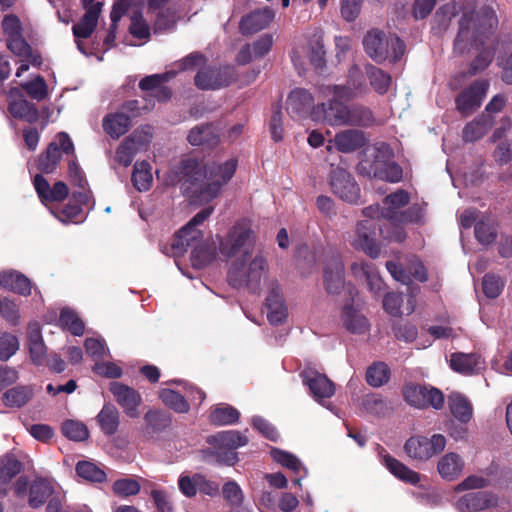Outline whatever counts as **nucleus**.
I'll use <instances>...</instances> for the list:
<instances>
[{
	"instance_id": "51",
	"label": "nucleus",
	"mask_w": 512,
	"mask_h": 512,
	"mask_svg": "<svg viewBox=\"0 0 512 512\" xmlns=\"http://www.w3.org/2000/svg\"><path fill=\"white\" fill-rule=\"evenodd\" d=\"M59 322L64 329H67L75 336H81L84 333V323L70 308L61 310Z\"/></svg>"
},
{
	"instance_id": "24",
	"label": "nucleus",
	"mask_w": 512,
	"mask_h": 512,
	"mask_svg": "<svg viewBox=\"0 0 512 512\" xmlns=\"http://www.w3.org/2000/svg\"><path fill=\"white\" fill-rule=\"evenodd\" d=\"M386 268L396 281L406 285L411 282L412 278L420 282L427 280L425 268L416 257L408 259L406 268L395 261H387Z\"/></svg>"
},
{
	"instance_id": "16",
	"label": "nucleus",
	"mask_w": 512,
	"mask_h": 512,
	"mask_svg": "<svg viewBox=\"0 0 512 512\" xmlns=\"http://www.w3.org/2000/svg\"><path fill=\"white\" fill-rule=\"evenodd\" d=\"M330 185L333 193L344 201L355 203L359 199L358 185L353 177L340 166L331 170Z\"/></svg>"
},
{
	"instance_id": "45",
	"label": "nucleus",
	"mask_w": 512,
	"mask_h": 512,
	"mask_svg": "<svg viewBox=\"0 0 512 512\" xmlns=\"http://www.w3.org/2000/svg\"><path fill=\"white\" fill-rule=\"evenodd\" d=\"M270 454L275 462L289 469L293 473L298 474L304 472V476L308 475L307 468L295 455L278 448L271 449Z\"/></svg>"
},
{
	"instance_id": "36",
	"label": "nucleus",
	"mask_w": 512,
	"mask_h": 512,
	"mask_svg": "<svg viewBox=\"0 0 512 512\" xmlns=\"http://www.w3.org/2000/svg\"><path fill=\"white\" fill-rule=\"evenodd\" d=\"M342 323L351 333L362 334L369 329L366 317L353 305H346L342 312Z\"/></svg>"
},
{
	"instance_id": "31",
	"label": "nucleus",
	"mask_w": 512,
	"mask_h": 512,
	"mask_svg": "<svg viewBox=\"0 0 512 512\" xmlns=\"http://www.w3.org/2000/svg\"><path fill=\"white\" fill-rule=\"evenodd\" d=\"M0 286L22 296L30 295L33 288L31 281L16 270L1 271Z\"/></svg>"
},
{
	"instance_id": "12",
	"label": "nucleus",
	"mask_w": 512,
	"mask_h": 512,
	"mask_svg": "<svg viewBox=\"0 0 512 512\" xmlns=\"http://www.w3.org/2000/svg\"><path fill=\"white\" fill-rule=\"evenodd\" d=\"M458 512H500L498 497L488 491L469 492L454 503Z\"/></svg>"
},
{
	"instance_id": "10",
	"label": "nucleus",
	"mask_w": 512,
	"mask_h": 512,
	"mask_svg": "<svg viewBox=\"0 0 512 512\" xmlns=\"http://www.w3.org/2000/svg\"><path fill=\"white\" fill-rule=\"evenodd\" d=\"M405 401L416 408L433 407L441 409L444 405L443 393L434 388L424 385L407 384L403 389Z\"/></svg>"
},
{
	"instance_id": "20",
	"label": "nucleus",
	"mask_w": 512,
	"mask_h": 512,
	"mask_svg": "<svg viewBox=\"0 0 512 512\" xmlns=\"http://www.w3.org/2000/svg\"><path fill=\"white\" fill-rule=\"evenodd\" d=\"M110 391L115 401L122 407L128 417L138 418L140 416L138 408L142 398L135 389L119 382H112L110 384Z\"/></svg>"
},
{
	"instance_id": "55",
	"label": "nucleus",
	"mask_w": 512,
	"mask_h": 512,
	"mask_svg": "<svg viewBox=\"0 0 512 512\" xmlns=\"http://www.w3.org/2000/svg\"><path fill=\"white\" fill-rule=\"evenodd\" d=\"M32 394L31 388L18 386L8 390L4 394L3 400L5 405L9 407H21L30 400Z\"/></svg>"
},
{
	"instance_id": "22",
	"label": "nucleus",
	"mask_w": 512,
	"mask_h": 512,
	"mask_svg": "<svg viewBox=\"0 0 512 512\" xmlns=\"http://www.w3.org/2000/svg\"><path fill=\"white\" fill-rule=\"evenodd\" d=\"M233 69L204 68L195 76V84L201 90H214L227 86L233 78Z\"/></svg>"
},
{
	"instance_id": "21",
	"label": "nucleus",
	"mask_w": 512,
	"mask_h": 512,
	"mask_svg": "<svg viewBox=\"0 0 512 512\" xmlns=\"http://www.w3.org/2000/svg\"><path fill=\"white\" fill-rule=\"evenodd\" d=\"M489 83L485 80L475 81L456 98L457 110L463 115H469L477 109L488 90Z\"/></svg>"
},
{
	"instance_id": "14",
	"label": "nucleus",
	"mask_w": 512,
	"mask_h": 512,
	"mask_svg": "<svg viewBox=\"0 0 512 512\" xmlns=\"http://www.w3.org/2000/svg\"><path fill=\"white\" fill-rule=\"evenodd\" d=\"M303 384L308 388L312 398L321 405L335 393L333 382L314 368L307 367L301 372Z\"/></svg>"
},
{
	"instance_id": "9",
	"label": "nucleus",
	"mask_w": 512,
	"mask_h": 512,
	"mask_svg": "<svg viewBox=\"0 0 512 512\" xmlns=\"http://www.w3.org/2000/svg\"><path fill=\"white\" fill-rule=\"evenodd\" d=\"M208 442L215 448V454L220 462L233 465L237 461L234 450L246 445L248 438L239 431L229 430L209 437Z\"/></svg>"
},
{
	"instance_id": "42",
	"label": "nucleus",
	"mask_w": 512,
	"mask_h": 512,
	"mask_svg": "<svg viewBox=\"0 0 512 512\" xmlns=\"http://www.w3.org/2000/svg\"><path fill=\"white\" fill-rule=\"evenodd\" d=\"M450 367L462 374H473L480 367V357L470 353H454L450 357Z\"/></svg>"
},
{
	"instance_id": "33",
	"label": "nucleus",
	"mask_w": 512,
	"mask_h": 512,
	"mask_svg": "<svg viewBox=\"0 0 512 512\" xmlns=\"http://www.w3.org/2000/svg\"><path fill=\"white\" fill-rule=\"evenodd\" d=\"M381 461L382 464L387 468V470L397 479L411 485H416L420 482L421 476L419 473L410 469L409 467L404 465L399 460L393 458L389 454L382 455Z\"/></svg>"
},
{
	"instance_id": "41",
	"label": "nucleus",
	"mask_w": 512,
	"mask_h": 512,
	"mask_svg": "<svg viewBox=\"0 0 512 512\" xmlns=\"http://www.w3.org/2000/svg\"><path fill=\"white\" fill-rule=\"evenodd\" d=\"M313 96L310 92L305 89H295L293 90L287 99V110L290 113L301 116L311 111L313 104Z\"/></svg>"
},
{
	"instance_id": "23",
	"label": "nucleus",
	"mask_w": 512,
	"mask_h": 512,
	"mask_svg": "<svg viewBox=\"0 0 512 512\" xmlns=\"http://www.w3.org/2000/svg\"><path fill=\"white\" fill-rule=\"evenodd\" d=\"M7 47L17 57L20 58V66L17 69L16 76L21 77L25 71L29 69V65L40 66L41 57L32 51L29 44L24 40L22 35L8 38Z\"/></svg>"
},
{
	"instance_id": "52",
	"label": "nucleus",
	"mask_w": 512,
	"mask_h": 512,
	"mask_svg": "<svg viewBox=\"0 0 512 512\" xmlns=\"http://www.w3.org/2000/svg\"><path fill=\"white\" fill-rule=\"evenodd\" d=\"M390 378V369L383 362L372 364L366 372V380L373 387H381L386 384Z\"/></svg>"
},
{
	"instance_id": "15",
	"label": "nucleus",
	"mask_w": 512,
	"mask_h": 512,
	"mask_svg": "<svg viewBox=\"0 0 512 512\" xmlns=\"http://www.w3.org/2000/svg\"><path fill=\"white\" fill-rule=\"evenodd\" d=\"M326 96H340L345 101H350L367 91L365 80L360 68L353 65L348 72V80L345 85H327L322 90Z\"/></svg>"
},
{
	"instance_id": "27",
	"label": "nucleus",
	"mask_w": 512,
	"mask_h": 512,
	"mask_svg": "<svg viewBox=\"0 0 512 512\" xmlns=\"http://www.w3.org/2000/svg\"><path fill=\"white\" fill-rule=\"evenodd\" d=\"M265 306L267 317L271 324L278 325L286 320L288 316L287 307L282 297L279 284L276 281H271L270 283Z\"/></svg>"
},
{
	"instance_id": "58",
	"label": "nucleus",
	"mask_w": 512,
	"mask_h": 512,
	"mask_svg": "<svg viewBox=\"0 0 512 512\" xmlns=\"http://www.w3.org/2000/svg\"><path fill=\"white\" fill-rule=\"evenodd\" d=\"M215 258V251L207 244L197 245L191 253V263L193 267L202 269Z\"/></svg>"
},
{
	"instance_id": "17",
	"label": "nucleus",
	"mask_w": 512,
	"mask_h": 512,
	"mask_svg": "<svg viewBox=\"0 0 512 512\" xmlns=\"http://www.w3.org/2000/svg\"><path fill=\"white\" fill-rule=\"evenodd\" d=\"M83 6L86 12L82 19L73 26L72 31L76 38L78 49L85 54L86 52L79 39L88 38L93 33L101 13L102 3L96 0H83Z\"/></svg>"
},
{
	"instance_id": "48",
	"label": "nucleus",
	"mask_w": 512,
	"mask_h": 512,
	"mask_svg": "<svg viewBox=\"0 0 512 512\" xmlns=\"http://www.w3.org/2000/svg\"><path fill=\"white\" fill-rule=\"evenodd\" d=\"M152 180L150 164L146 161L136 162L132 173L134 187L140 192L147 191L151 187Z\"/></svg>"
},
{
	"instance_id": "4",
	"label": "nucleus",
	"mask_w": 512,
	"mask_h": 512,
	"mask_svg": "<svg viewBox=\"0 0 512 512\" xmlns=\"http://www.w3.org/2000/svg\"><path fill=\"white\" fill-rule=\"evenodd\" d=\"M409 202V195L404 190L390 194L385 199V207L379 208V217L387 220L380 231L385 238L401 242L405 239V233L401 227L405 223L420 222L423 217V210L420 207L412 206L405 213H399L398 210Z\"/></svg>"
},
{
	"instance_id": "57",
	"label": "nucleus",
	"mask_w": 512,
	"mask_h": 512,
	"mask_svg": "<svg viewBox=\"0 0 512 512\" xmlns=\"http://www.w3.org/2000/svg\"><path fill=\"white\" fill-rule=\"evenodd\" d=\"M21 87L34 100L42 101L48 96V87L43 77L36 76L31 81L21 83Z\"/></svg>"
},
{
	"instance_id": "63",
	"label": "nucleus",
	"mask_w": 512,
	"mask_h": 512,
	"mask_svg": "<svg viewBox=\"0 0 512 512\" xmlns=\"http://www.w3.org/2000/svg\"><path fill=\"white\" fill-rule=\"evenodd\" d=\"M87 354L97 360L109 355V349L106 342L101 337H90L84 343Z\"/></svg>"
},
{
	"instance_id": "54",
	"label": "nucleus",
	"mask_w": 512,
	"mask_h": 512,
	"mask_svg": "<svg viewBox=\"0 0 512 512\" xmlns=\"http://www.w3.org/2000/svg\"><path fill=\"white\" fill-rule=\"evenodd\" d=\"M76 472L79 477L90 482H103L106 479L105 472L89 461H79L76 465Z\"/></svg>"
},
{
	"instance_id": "59",
	"label": "nucleus",
	"mask_w": 512,
	"mask_h": 512,
	"mask_svg": "<svg viewBox=\"0 0 512 512\" xmlns=\"http://www.w3.org/2000/svg\"><path fill=\"white\" fill-rule=\"evenodd\" d=\"M126 139L137 152L144 151L148 148L152 140V129L149 126L140 127Z\"/></svg>"
},
{
	"instance_id": "28",
	"label": "nucleus",
	"mask_w": 512,
	"mask_h": 512,
	"mask_svg": "<svg viewBox=\"0 0 512 512\" xmlns=\"http://www.w3.org/2000/svg\"><path fill=\"white\" fill-rule=\"evenodd\" d=\"M324 284L328 293L337 294L344 286V265L339 254H334L324 265Z\"/></svg>"
},
{
	"instance_id": "3",
	"label": "nucleus",
	"mask_w": 512,
	"mask_h": 512,
	"mask_svg": "<svg viewBox=\"0 0 512 512\" xmlns=\"http://www.w3.org/2000/svg\"><path fill=\"white\" fill-rule=\"evenodd\" d=\"M497 24L495 12L490 7L475 11L465 8L459 20V30L454 41V53L464 55L471 49L483 48L478 52L470 67V74L475 75L486 69L494 56V48L487 45V34Z\"/></svg>"
},
{
	"instance_id": "25",
	"label": "nucleus",
	"mask_w": 512,
	"mask_h": 512,
	"mask_svg": "<svg viewBox=\"0 0 512 512\" xmlns=\"http://www.w3.org/2000/svg\"><path fill=\"white\" fill-rule=\"evenodd\" d=\"M466 460L463 455L449 451L439 457L436 465L439 476L447 482L459 479L465 471Z\"/></svg>"
},
{
	"instance_id": "30",
	"label": "nucleus",
	"mask_w": 512,
	"mask_h": 512,
	"mask_svg": "<svg viewBox=\"0 0 512 512\" xmlns=\"http://www.w3.org/2000/svg\"><path fill=\"white\" fill-rule=\"evenodd\" d=\"M68 174L71 184L77 187V190L73 191L72 193V199L77 200L82 204L90 203L92 199V193L87 188L88 182L84 172L75 160L69 161Z\"/></svg>"
},
{
	"instance_id": "37",
	"label": "nucleus",
	"mask_w": 512,
	"mask_h": 512,
	"mask_svg": "<svg viewBox=\"0 0 512 512\" xmlns=\"http://www.w3.org/2000/svg\"><path fill=\"white\" fill-rule=\"evenodd\" d=\"M175 76V72H165L162 74H154L147 76L143 78L140 83L139 87L142 90H152L154 91V94L156 97H158L160 100L168 99L171 95V92L166 87L162 86V84L172 77Z\"/></svg>"
},
{
	"instance_id": "60",
	"label": "nucleus",
	"mask_w": 512,
	"mask_h": 512,
	"mask_svg": "<svg viewBox=\"0 0 512 512\" xmlns=\"http://www.w3.org/2000/svg\"><path fill=\"white\" fill-rule=\"evenodd\" d=\"M374 175L381 180L398 182L402 178V169L394 162H389L382 166L377 162L375 164Z\"/></svg>"
},
{
	"instance_id": "18",
	"label": "nucleus",
	"mask_w": 512,
	"mask_h": 512,
	"mask_svg": "<svg viewBox=\"0 0 512 512\" xmlns=\"http://www.w3.org/2000/svg\"><path fill=\"white\" fill-rule=\"evenodd\" d=\"M325 51L323 40L320 35L315 34L305 46L295 49L291 58L298 69L304 67L302 58H307L315 68H321L325 63Z\"/></svg>"
},
{
	"instance_id": "2",
	"label": "nucleus",
	"mask_w": 512,
	"mask_h": 512,
	"mask_svg": "<svg viewBox=\"0 0 512 512\" xmlns=\"http://www.w3.org/2000/svg\"><path fill=\"white\" fill-rule=\"evenodd\" d=\"M237 168L234 158L200 164L196 159H183L166 175V185L181 184V189L190 198L209 202L216 198L224 185L233 177Z\"/></svg>"
},
{
	"instance_id": "49",
	"label": "nucleus",
	"mask_w": 512,
	"mask_h": 512,
	"mask_svg": "<svg viewBox=\"0 0 512 512\" xmlns=\"http://www.w3.org/2000/svg\"><path fill=\"white\" fill-rule=\"evenodd\" d=\"M52 494V486L50 482L38 479L33 482V484L30 486V493H29V505L32 508H37L41 506L45 500L51 496Z\"/></svg>"
},
{
	"instance_id": "50",
	"label": "nucleus",
	"mask_w": 512,
	"mask_h": 512,
	"mask_svg": "<svg viewBox=\"0 0 512 512\" xmlns=\"http://www.w3.org/2000/svg\"><path fill=\"white\" fill-rule=\"evenodd\" d=\"M159 397L167 407L177 413H186L189 411L190 407L187 400L179 392L165 388L160 390Z\"/></svg>"
},
{
	"instance_id": "47",
	"label": "nucleus",
	"mask_w": 512,
	"mask_h": 512,
	"mask_svg": "<svg viewBox=\"0 0 512 512\" xmlns=\"http://www.w3.org/2000/svg\"><path fill=\"white\" fill-rule=\"evenodd\" d=\"M366 75L371 87L379 94H385L391 84V76L380 68L368 64L365 67Z\"/></svg>"
},
{
	"instance_id": "11",
	"label": "nucleus",
	"mask_w": 512,
	"mask_h": 512,
	"mask_svg": "<svg viewBox=\"0 0 512 512\" xmlns=\"http://www.w3.org/2000/svg\"><path fill=\"white\" fill-rule=\"evenodd\" d=\"M61 152L66 155H73L74 145L65 132L57 134L51 142L46 153L37 160V168L44 173H52L61 159Z\"/></svg>"
},
{
	"instance_id": "32",
	"label": "nucleus",
	"mask_w": 512,
	"mask_h": 512,
	"mask_svg": "<svg viewBox=\"0 0 512 512\" xmlns=\"http://www.w3.org/2000/svg\"><path fill=\"white\" fill-rule=\"evenodd\" d=\"M274 18V13L268 7L255 10L240 22V31L243 34H253L267 27Z\"/></svg>"
},
{
	"instance_id": "29",
	"label": "nucleus",
	"mask_w": 512,
	"mask_h": 512,
	"mask_svg": "<svg viewBox=\"0 0 512 512\" xmlns=\"http://www.w3.org/2000/svg\"><path fill=\"white\" fill-rule=\"evenodd\" d=\"M33 184L41 202L45 205L49 202H60L69 193V189L64 182L58 181L51 187L48 181L39 174L34 177Z\"/></svg>"
},
{
	"instance_id": "53",
	"label": "nucleus",
	"mask_w": 512,
	"mask_h": 512,
	"mask_svg": "<svg viewBox=\"0 0 512 512\" xmlns=\"http://www.w3.org/2000/svg\"><path fill=\"white\" fill-rule=\"evenodd\" d=\"M239 418V412L229 405H219L211 410L210 420L216 425H230Z\"/></svg>"
},
{
	"instance_id": "40",
	"label": "nucleus",
	"mask_w": 512,
	"mask_h": 512,
	"mask_svg": "<svg viewBox=\"0 0 512 512\" xmlns=\"http://www.w3.org/2000/svg\"><path fill=\"white\" fill-rule=\"evenodd\" d=\"M448 406L451 414L460 422L467 423L472 418V405L463 394L452 392L448 396Z\"/></svg>"
},
{
	"instance_id": "34",
	"label": "nucleus",
	"mask_w": 512,
	"mask_h": 512,
	"mask_svg": "<svg viewBox=\"0 0 512 512\" xmlns=\"http://www.w3.org/2000/svg\"><path fill=\"white\" fill-rule=\"evenodd\" d=\"M414 295H409L406 304L403 305V297L397 293H387L383 299V308L391 316L409 315L415 310Z\"/></svg>"
},
{
	"instance_id": "5",
	"label": "nucleus",
	"mask_w": 512,
	"mask_h": 512,
	"mask_svg": "<svg viewBox=\"0 0 512 512\" xmlns=\"http://www.w3.org/2000/svg\"><path fill=\"white\" fill-rule=\"evenodd\" d=\"M326 85L317 88L318 103L310 111L313 121L326 123L330 126H346L349 119V106L344 104L340 96H326L323 89Z\"/></svg>"
},
{
	"instance_id": "19",
	"label": "nucleus",
	"mask_w": 512,
	"mask_h": 512,
	"mask_svg": "<svg viewBox=\"0 0 512 512\" xmlns=\"http://www.w3.org/2000/svg\"><path fill=\"white\" fill-rule=\"evenodd\" d=\"M137 105V101H130L123 105L120 111L107 114L102 121L105 133L113 139L124 135L131 126L130 116L125 113V110L134 111Z\"/></svg>"
},
{
	"instance_id": "8",
	"label": "nucleus",
	"mask_w": 512,
	"mask_h": 512,
	"mask_svg": "<svg viewBox=\"0 0 512 512\" xmlns=\"http://www.w3.org/2000/svg\"><path fill=\"white\" fill-rule=\"evenodd\" d=\"M446 443V438L442 434H433L431 437L416 435L407 439L404 451L409 458L425 462L442 452Z\"/></svg>"
},
{
	"instance_id": "61",
	"label": "nucleus",
	"mask_w": 512,
	"mask_h": 512,
	"mask_svg": "<svg viewBox=\"0 0 512 512\" xmlns=\"http://www.w3.org/2000/svg\"><path fill=\"white\" fill-rule=\"evenodd\" d=\"M63 434L73 441H84L88 438L87 427L79 421L67 420L62 424Z\"/></svg>"
},
{
	"instance_id": "13",
	"label": "nucleus",
	"mask_w": 512,
	"mask_h": 512,
	"mask_svg": "<svg viewBox=\"0 0 512 512\" xmlns=\"http://www.w3.org/2000/svg\"><path fill=\"white\" fill-rule=\"evenodd\" d=\"M213 212V208L209 207L197 213L189 223L183 227L177 234L172 247L177 253H183L187 247H195L202 238V232L197 227L202 224Z\"/></svg>"
},
{
	"instance_id": "38",
	"label": "nucleus",
	"mask_w": 512,
	"mask_h": 512,
	"mask_svg": "<svg viewBox=\"0 0 512 512\" xmlns=\"http://www.w3.org/2000/svg\"><path fill=\"white\" fill-rule=\"evenodd\" d=\"M189 143L193 146H215L219 142L217 129L211 125H199L192 128L187 137Z\"/></svg>"
},
{
	"instance_id": "64",
	"label": "nucleus",
	"mask_w": 512,
	"mask_h": 512,
	"mask_svg": "<svg viewBox=\"0 0 512 512\" xmlns=\"http://www.w3.org/2000/svg\"><path fill=\"white\" fill-rule=\"evenodd\" d=\"M19 349L18 338L10 333L0 335V360L7 361Z\"/></svg>"
},
{
	"instance_id": "26",
	"label": "nucleus",
	"mask_w": 512,
	"mask_h": 512,
	"mask_svg": "<svg viewBox=\"0 0 512 512\" xmlns=\"http://www.w3.org/2000/svg\"><path fill=\"white\" fill-rule=\"evenodd\" d=\"M8 110L10 114L28 123H33L38 118V111L33 104L29 103L23 96L20 88L13 87L8 93Z\"/></svg>"
},
{
	"instance_id": "62",
	"label": "nucleus",
	"mask_w": 512,
	"mask_h": 512,
	"mask_svg": "<svg viewBox=\"0 0 512 512\" xmlns=\"http://www.w3.org/2000/svg\"><path fill=\"white\" fill-rule=\"evenodd\" d=\"M505 286V280L495 274H487L483 278L482 287L488 298H497Z\"/></svg>"
},
{
	"instance_id": "43",
	"label": "nucleus",
	"mask_w": 512,
	"mask_h": 512,
	"mask_svg": "<svg viewBox=\"0 0 512 512\" xmlns=\"http://www.w3.org/2000/svg\"><path fill=\"white\" fill-rule=\"evenodd\" d=\"M21 462L12 454L0 458V490L5 491L6 485L21 471Z\"/></svg>"
},
{
	"instance_id": "46",
	"label": "nucleus",
	"mask_w": 512,
	"mask_h": 512,
	"mask_svg": "<svg viewBox=\"0 0 512 512\" xmlns=\"http://www.w3.org/2000/svg\"><path fill=\"white\" fill-rule=\"evenodd\" d=\"M86 205L71 198V201L62 209H51L50 211L62 223H78L83 219L81 207Z\"/></svg>"
},
{
	"instance_id": "35",
	"label": "nucleus",
	"mask_w": 512,
	"mask_h": 512,
	"mask_svg": "<svg viewBox=\"0 0 512 512\" xmlns=\"http://www.w3.org/2000/svg\"><path fill=\"white\" fill-rule=\"evenodd\" d=\"M333 142L337 150L349 153L365 144V136L359 130H344L335 135Z\"/></svg>"
},
{
	"instance_id": "1",
	"label": "nucleus",
	"mask_w": 512,
	"mask_h": 512,
	"mask_svg": "<svg viewBox=\"0 0 512 512\" xmlns=\"http://www.w3.org/2000/svg\"><path fill=\"white\" fill-rule=\"evenodd\" d=\"M256 234L249 221L235 224L219 243L220 253L230 258L228 281L236 288L257 291L269 265L264 252L256 249Z\"/></svg>"
},
{
	"instance_id": "6",
	"label": "nucleus",
	"mask_w": 512,
	"mask_h": 512,
	"mask_svg": "<svg viewBox=\"0 0 512 512\" xmlns=\"http://www.w3.org/2000/svg\"><path fill=\"white\" fill-rule=\"evenodd\" d=\"M363 215L365 219L359 221L355 232L349 237L348 241L353 248L364 251L370 257L376 258L380 252L375 241V219L379 218V206L376 205L365 208Z\"/></svg>"
},
{
	"instance_id": "56",
	"label": "nucleus",
	"mask_w": 512,
	"mask_h": 512,
	"mask_svg": "<svg viewBox=\"0 0 512 512\" xmlns=\"http://www.w3.org/2000/svg\"><path fill=\"white\" fill-rule=\"evenodd\" d=\"M362 408L373 415H384L390 409L387 402L378 394H368L363 397L361 402Z\"/></svg>"
},
{
	"instance_id": "44",
	"label": "nucleus",
	"mask_w": 512,
	"mask_h": 512,
	"mask_svg": "<svg viewBox=\"0 0 512 512\" xmlns=\"http://www.w3.org/2000/svg\"><path fill=\"white\" fill-rule=\"evenodd\" d=\"M492 119L489 115H481L463 129V138L467 142H473L481 138L492 126Z\"/></svg>"
},
{
	"instance_id": "7",
	"label": "nucleus",
	"mask_w": 512,
	"mask_h": 512,
	"mask_svg": "<svg viewBox=\"0 0 512 512\" xmlns=\"http://www.w3.org/2000/svg\"><path fill=\"white\" fill-rule=\"evenodd\" d=\"M366 54L375 62H384L391 51L394 61L404 53V43L395 35H386L380 30L369 31L363 39Z\"/></svg>"
},
{
	"instance_id": "39",
	"label": "nucleus",
	"mask_w": 512,
	"mask_h": 512,
	"mask_svg": "<svg viewBox=\"0 0 512 512\" xmlns=\"http://www.w3.org/2000/svg\"><path fill=\"white\" fill-rule=\"evenodd\" d=\"M96 420L104 434L113 435L120 425V413L113 404L107 403L98 413Z\"/></svg>"
}]
</instances>
